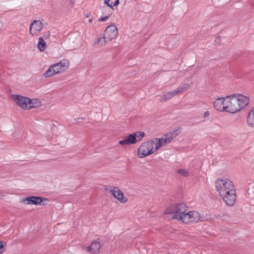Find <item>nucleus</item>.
Instances as JSON below:
<instances>
[{
  "label": "nucleus",
  "mask_w": 254,
  "mask_h": 254,
  "mask_svg": "<svg viewBox=\"0 0 254 254\" xmlns=\"http://www.w3.org/2000/svg\"><path fill=\"white\" fill-rule=\"evenodd\" d=\"M217 192L225 203L233 206L236 200V191L233 182L229 179H217L215 182Z\"/></svg>",
  "instance_id": "obj_1"
},
{
  "label": "nucleus",
  "mask_w": 254,
  "mask_h": 254,
  "mask_svg": "<svg viewBox=\"0 0 254 254\" xmlns=\"http://www.w3.org/2000/svg\"><path fill=\"white\" fill-rule=\"evenodd\" d=\"M249 97L241 94H234L230 95V106H228L230 113H237L245 108L250 103Z\"/></svg>",
  "instance_id": "obj_2"
},
{
  "label": "nucleus",
  "mask_w": 254,
  "mask_h": 254,
  "mask_svg": "<svg viewBox=\"0 0 254 254\" xmlns=\"http://www.w3.org/2000/svg\"><path fill=\"white\" fill-rule=\"evenodd\" d=\"M70 62L67 59H62L58 63L49 66L48 69L43 74L45 77H50L54 75L63 73L69 67Z\"/></svg>",
  "instance_id": "obj_3"
},
{
  "label": "nucleus",
  "mask_w": 254,
  "mask_h": 254,
  "mask_svg": "<svg viewBox=\"0 0 254 254\" xmlns=\"http://www.w3.org/2000/svg\"><path fill=\"white\" fill-rule=\"evenodd\" d=\"M188 209V207L185 203H176L166 209L165 214H170L172 218L181 221Z\"/></svg>",
  "instance_id": "obj_4"
},
{
  "label": "nucleus",
  "mask_w": 254,
  "mask_h": 254,
  "mask_svg": "<svg viewBox=\"0 0 254 254\" xmlns=\"http://www.w3.org/2000/svg\"><path fill=\"white\" fill-rule=\"evenodd\" d=\"M158 149L156 148L154 139L142 143L137 149V156L142 158L149 156Z\"/></svg>",
  "instance_id": "obj_5"
},
{
  "label": "nucleus",
  "mask_w": 254,
  "mask_h": 254,
  "mask_svg": "<svg viewBox=\"0 0 254 254\" xmlns=\"http://www.w3.org/2000/svg\"><path fill=\"white\" fill-rule=\"evenodd\" d=\"M179 130H175L167 133L160 138L154 139L156 148L158 150L161 147L170 143L179 134Z\"/></svg>",
  "instance_id": "obj_6"
},
{
  "label": "nucleus",
  "mask_w": 254,
  "mask_h": 254,
  "mask_svg": "<svg viewBox=\"0 0 254 254\" xmlns=\"http://www.w3.org/2000/svg\"><path fill=\"white\" fill-rule=\"evenodd\" d=\"M144 136L145 133L143 132L136 131L125 137L123 140H120L119 143L123 146L135 144L140 141Z\"/></svg>",
  "instance_id": "obj_7"
},
{
  "label": "nucleus",
  "mask_w": 254,
  "mask_h": 254,
  "mask_svg": "<svg viewBox=\"0 0 254 254\" xmlns=\"http://www.w3.org/2000/svg\"><path fill=\"white\" fill-rule=\"evenodd\" d=\"M201 216L197 211H188V210L181 219V222L187 224H191L201 221Z\"/></svg>",
  "instance_id": "obj_8"
},
{
  "label": "nucleus",
  "mask_w": 254,
  "mask_h": 254,
  "mask_svg": "<svg viewBox=\"0 0 254 254\" xmlns=\"http://www.w3.org/2000/svg\"><path fill=\"white\" fill-rule=\"evenodd\" d=\"M230 96L225 98H217L214 102L215 108L219 111H225L230 113L228 106H230Z\"/></svg>",
  "instance_id": "obj_9"
},
{
  "label": "nucleus",
  "mask_w": 254,
  "mask_h": 254,
  "mask_svg": "<svg viewBox=\"0 0 254 254\" xmlns=\"http://www.w3.org/2000/svg\"><path fill=\"white\" fill-rule=\"evenodd\" d=\"M12 98L15 103L23 109H29L30 98L20 95H13Z\"/></svg>",
  "instance_id": "obj_10"
},
{
  "label": "nucleus",
  "mask_w": 254,
  "mask_h": 254,
  "mask_svg": "<svg viewBox=\"0 0 254 254\" xmlns=\"http://www.w3.org/2000/svg\"><path fill=\"white\" fill-rule=\"evenodd\" d=\"M118 34V29L115 24L108 26L105 30L104 35L107 41H111L117 37Z\"/></svg>",
  "instance_id": "obj_11"
},
{
  "label": "nucleus",
  "mask_w": 254,
  "mask_h": 254,
  "mask_svg": "<svg viewBox=\"0 0 254 254\" xmlns=\"http://www.w3.org/2000/svg\"><path fill=\"white\" fill-rule=\"evenodd\" d=\"M43 23L40 20H34L30 25L29 32L32 36L38 35L43 29Z\"/></svg>",
  "instance_id": "obj_12"
},
{
  "label": "nucleus",
  "mask_w": 254,
  "mask_h": 254,
  "mask_svg": "<svg viewBox=\"0 0 254 254\" xmlns=\"http://www.w3.org/2000/svg\"><path fill=\"white\" fill-rule=\"evenodd\" d=\"M111 191L112 194L121 202L125 203L127 201V198L124 197L123 193L118 188H115Z\"/></svg>",
  "instance_id": "obj_13"
},
{
  "label": "nucleus",
  "mask_w": 254,
  "mask_h": 254,
  "mask_svg": "<svg viewBox=\"0 0 254 254\" xmlns=\"http://www.w3.org/2000/svg\"><path fill=\"white\" fill-rule=\"evenodd\" d=\"M42 202L40 197L31 196L23 198L20 200V202L26 204H39Z\"/></svg>",
  "instance_id": "obj_14"
},
{
  "label": "nucleus",
  "mask_w": 254,
  "mask_h": 254,
  "mask_svg": "<svg viewBox=\"0 0 254 254\" xmlns=\"http://www.w3.org/2000/svg\"><path fill=\"white\" fill-rule=\"evenodd\" d=\"M101 247V245L99 242L94 241L92 243L90 246L86 248V251L88 252L95 254L98 253Z\"/></svg>",
  "instance_id": "obj_15"
},
{
  "label": "nucleus",
  "mask_w": 254,
  "mask_h": 254,
  "mask_svg": "<svg viewBox=\"0 0 254 254\" xmlns=\"http://www.w3.org/2000/svg\"><path fill=\"white\" fill-rule=\"evenodd\" d=\"M247 122L249 127H254V107L249 111L248 114Z\"/></svg>",
  "instance_id": "obj_16"
},
{
  "label": "nucleus",
  "mask_w": 254,
  "mask_h": 254,
  "mask_svg": "<svg viewBox=\"0 0 254 254\" xmlns=\"http://www.w3.org/2000/svg\"><path fill=\"white\" fill-rule=\"evenodd\" d=\"M176 95L174 90L167 92L163 94L160 98L159 100L161 102H166L172 99Z\"/></svg>",
  "instance_id": "obj_17"
},
{
  "label": "nucleus",
  "mask_w": 254,
  "mask_h": 254,
  "mask_svg": "<svg viewBox=\"0 0 254 254\" xmlns=\"http://www.w3.org/2000/svg\"><path fill=\"white\" fill-rule=\"evenodd\" d=\"M29 104V109H30L40 107L42 105V102L39 99H30Z\"/></svg>",
  "instance_id": "obj_18"
},
{
  "label": "nucleus",
  "mask_w": 254,
  "mask_h": 254,
  "mask_svg": "<svg viewBox=\"0 0 254 254\" xmlns=\"http://www.w3.org/2000/svg\"><path fill=\"white\" fill-rule=\"evenodd\" d=\"M107 42H109V41H107L106 38H105V36L104 35L103 37L97 38L95 40L93 44L94 46H103L106 45V43Z\"/></svg>",
  "instance_id": "obj_19"
},
{
  "label": "nucleus",
  "mask_w": 254,
  "mask_h": 254,
  "mask_svg": "<svg viewBox=\"0 0 254 254\" xmlns=\"http://www.w3.org/2000/svg\"><path fill=\"white\" fill-rule=\"evenodd\" d=\"M38 48L41 52H44L47 48L46 42L43 38L40 37L39 38L38 42Z\"/></svg>",
  "instance_id": "obj_20"
},
{
  "label": "nucleus",
  "mask_w": 254,
  "mask_h": 254,
  "mask_svg": "<svg viewBox=\"0 0 254 254\" xmlns=\"http://www.w3.org/2000/svg\"><path fill=\"white\" fill-rule=\"evenodd\" d=\"M100 9L103 15L110 16L113 12V9L110 7H106V6H101Z\"/></svg>",
  "instance_id": "obj_21"
},
{
  "label": "nucleus",
  "mask_w": 254,
  "mask_h": 254,
  "mask_svg": "<svg viewBox=\"0 0 254 254\" xmlns=\"http://www.w3.org/2000/svg\"><path fill=\"white\" fill-rule=\"evenodd\" d=\"M189 86L187 84L184 85L183 86L179 87L176 90H174L175 92L176 95L178 94H182L186 91Z\"/></svg>",
  "instance_id": "obj_22"
},
{
  "label": "nucleus",
  "mask_w": 254,
  "mask_h": 254,
  "mask_svg": "<svg viewBox=\"0 0 254 254\" xmlns=\"http://www.w3.org/2000/svg\"><path fill=\"white\" fill-rule=\"evenodd\" d=\"M177 173L179 174H180L184 177H187L189 175V173L187 169H179L177 171Z\"/></svg>",
  "instance_id": "obj_23"
},
{
  "label": "nucleus",
  "mask_w": 254,
  "mask_h": 254,
  "mask_svg": "<svg viewBox=\"0 0 254 254\" xmlns=\"http://www.w3.org/2000/svg\"><path fill=\"white\" fill-rule=\"evenodd\" d=\"M85 17L88 18L87 22L89 23H91L93 22V18L91 16V13L88 12L85 15Z\"/></svg>",
  "instance_id": "obj_24"
},
{
  "label": "nucleus",
  "mask_w": 254,
  "mask_h": 254,
  "mask_svg": "<svg viewBox=\"0 0 254 254\" xmlns=\"http://www.w3.org/2000/svg\"><path fill=\"white\" fill-rule=\"evenodd\" d=\"M104 3L107 5L106 6V7H110L113 10L112 2L111 1V0H105L104 1Z\"/></svg>",
  "instance_id": "obj_25"
},
{
  "label": "nucleus",
  "mask_w": 254,
  "mask_h": 254,
  "mask_svg": "<svg viewBox=\"0 0 254 254\" xmlns=\"http://www.w3.org/2000/svg\"><path fill=\"white\" fill-rule=\"evenodd\" d=\"M110 16H108V15H103V16H101V17L99 19V22L105 21H106V20L109 18V17Z\"/></svg>",
  "instance_id": "obj_26"
},
{
  "label": "nucleus",
  "mask_w": 254,
  "mask_h": 254,
  "mask_svg": "<svg viewBox=\"0 0 254 254\" xmlns=\"http://www.w3.org/2000/svg\"><path fill=\"white\" fill-rule=\"evenodd\" d=\"M215 43L219 45H220V43H221V38L219 36H217L215 38V41H214Z\"/></svg>",
  "instance_id": "obj_27"
},
{
  "label": "nucleus",
  "mask_w": 254,
  "mask_h": 254,
  "mask_svg": "<svg viewBox=\"0 0 254 254\" xmlns=\"http://www.w3.org/2000/svg\"><path fill=\"white\" fill-rule=\"evenodd\" d=\"M4 251V245L2 243H0V254Z\"/></svg>",
  "instance_id": "obj_28"
},
{
  "label": "nucleus",
  "mask_w": 254,
  "mask_h": 254,
  "mask_svg": "<svg viewBox=\"0 0 254 254\" xmlns=\"http://www.w3.org/2000/svg\"><path fill=\"white\" fill-rule=\"evenodd\" d=\"M210 115V113L209 111H205L203 115V117L204 118H206L207 117H208Z\"/></svg>",
  "instance_id": "obj_29"
},
{
  "label": "nucleus",
  "mask_w": 254,
  "mask_h": 254,
  "mask_svg": "<svg viewBox=\"0 0 254 254\" xmlns=\"http://www.w3.org/2000/svg\"><path fill=\"white\" fill-rule=\"evenodd\" d=\"M119 3H120L119 0H116L114 2H112L113 7V6H117V5H118L119 4Z\"/></svg>",
  "instance_id": "obj_30"
},
{
  "label": "nucleus",
  "mask_w": 254,
  "mask_h": 254,
  "mask_svg": "<svg viewBox=\"0 0 254 254\" xmlns=\"http://www.w3.org/2000/svg\"><path fill=\"white\" fill-rule=\"evenodd\" d=\"M2 196H3V195L0 194V198H1Z\"/></svg>",
  "instance_id": "obj_31"
},
{
  "label": "nucleus",
  "mask_w": 254,
  "mask_h": 254,
  "mask_svg": "<svg viewBox=\"0 0 254 254\" xmlns=\"http://www.w3.org/2000/svg\"><path fill=\"white\" fill-rule=\"evenodd\" d=\"M253 4L254 5V0H253Z\"/></svg>",
  "instance_id": "obj_32"
}]
</instances>
